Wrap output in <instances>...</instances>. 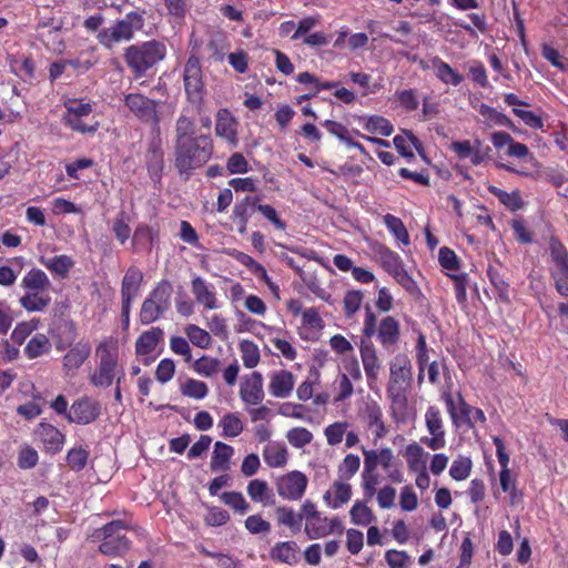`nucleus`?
<instances>
[{
    "label": "nucleus",
    "instance_id": "nucleus-1",
    "mask_svg": "<svg viewBox=\"0 0 568 568\" xmlns=\"http://www.w3.org/2000/svg\"><path fill=\"white\" fill-rule=\"evenodd\" d=\"M412 362L405 354L395 355L389 363L386 393L390 400V416L396 424H406L409 417L407 392L412 384Z\"/></svg>",
    "mask_w": 568,
    "mask_h": 568
},
{
    "label": "nucleus",
    "instance_id": "nucleus-2",
    "mask_svg": "<svg viewBox=\"0 0 568 568\" xmlns=\"http://www.w3.org/2000/svg\"><path fill=\"white\" fill-rule=\"evenodd\" d=\"M98 364L89 377L90 383L98 388H108L113 384H122L125 377L124 367L119 363L116 341L105 339L97 347Z\"/></svg>",
    "mask_w": 568,
    "mask_h": 568
},
{
    "label": "nucleus",
    "instance_id": "nucleus-3",
    "mask_svg": "<svg viewBox=\"0 0 568 568\" xmlns=\"http://www.w3.org/2000/svg\"><path fill=\"white\" fill-rule=\"evenodd\" d=\"M213 142L210 135H200L176 143L175 165L181 173L200 168L212 156Z\"/></svg>",
    "mask_w": 568,
    "mask_h": 568
},
{
    "label": "nucleus",
    "instance_id": "nucleus-4",
    "mask_svg": "<svg viewBox=\"0 0 568 568\" xmlns=\"http://www.w3.org/2000/svg\"><path fill=\"white\" fill-rule=\"evenodd\" d=\"M166 48L162 42L151 40L126 48L124 59L136 77H142L154 64L165 58Z\"/></svg>",
    "mask_w": 568,
    "mask_h": 568
},
{
    "label": "nucleus",
    "instance_id": "nucleus-5",
    "mask_svg": "<svg viewBox=\"0 0 568 568\" xmlns=\"http://www.w3.org/2000/svg\"><path fill=\"white\" fill-rule=\"evenodd\" d=\"M63 123L72 131L93 134L99 129V121L92 114V104L85 99H68L64 102Z\"/></svg>",
    "mask_w": 568,
    "mask_h": 568
},
{
    "label": "nucleus",
    "instance_id": "nucleus-6",
    "mask_svg": "<svg viewBox=\"0 0 568 568\" xmlns=\"http://www.w3.org/2000/svg\"><path fill=\"white\" fill-rule=\"evenodd\" d=\"M143 27V18L138 12H129L123 19L99 31L97 38L104 48L112 49L121 42L133 39L134 33Z\"/></svg>",
    "mask_w": 568,
    "mask_h": 568
},
{
    "label": "nucleus",
    "instance_id": "nucleus-7",
    "mask_svg": "<svg viewBox=\"0 0 568 568\" xmlns=\"http://www.w3.org/2000/svg\"><path fill=\"white\" fill-rule=\"evenodd\" d=\"M171 295V285L168 282L159 283L142 303L140 322L149 325L158 321L169 310Z\"/></svg>",
    "mask_w": 568,
    "mask_h": 568
},
{
    "label": "nucleus",
    "instance_id": "nucleus-8",
    "mask_svg": "<svg viewBox=\"0 0 568 568\" xmlns=\"http://www.w3.org/2000/svg\"><path fill=\"white\" fill-rule=\"evenodd\" d=\"M364 463L368 464L377 470L381 467L387 476V479L395 484L404 481V473L402 471L394 450L390 447H382L378 449L362 448Z\"/></svg>",
    "mask_w": 568,
    "mask_h": 568
},
{
    "label": "nucleus",
    "instance_id": "nucleus-9",
    "mask_svg": "<svg viewBox=\"0 0 568 568\" xmlns=\"http://www.w3.org/2000/svg\"><path fill=\"white\" fill-rule=\"evenodd\" d=\"M103 539L99 550L110 557L122 556L130 547L125 537L128 525L123 520H113L102 527Z\"/></svg>",
    "mask_w": 568,
    "mask_h": 568
},
{
    "label": "nucleus",
    "instance_id": "nucleus-10",
    "mask_svg": "<svg viewBox=\"0 0 568 568\" xmlns=\"http://www.w3.org/2000/svg\"><path fill=\"white\" fill-rule=\"evenodd\" d=\"M550 258L554 266L550 270L557 292L568 297V251L557 239L549 242Z\"/></svg>",
    "mask_w": 568,
    "mask_h": 568
},
{
    "label": "nucleus",
    "instance_id": "nucleus-11",
    "mask_svg": "<svg viewBox=\"0 0 568 568\" xmlns=\"http://www.w3.org/2000/svg\"><path fill=\"white\" fill-rule=\"evenodd\" d=\"M358 418L374 435V442L386 436L388 429L384 422L382 406L372 398H367L358 409Z\"/></svg>",
    "mask_w": 568,
    "mask_h": 568
},
{
    "label": "nucleus",
    "instance_id": "nucleus-12",
    "mask_svg": "<svg viewBox=\"0 0 568 568\" xmlns=\"http://www.w3.org/2000/svg\"><path fill=\"white\" fill-rule=\"evenodd\" d=\"M424 419L430 437H422L420 442L433 450L444 448L446 446V432L440 409L434 405L428 406Z\"/></svg>",
    "mask_w": 568,
    "mask_h": 568
},
{
    "label": "nucleus",
    "instance_id": "nucleus-13",
    "mask_svg": "<svg viewBox=\"0 0 568 568\" xmlns=\"http://www.w3.org/2000/svg\"><path fill=\"white\" fill-rule=\"evenodd\" d=\"M184 89L191 103L200 105L204 98L202 69L199 58L191 55L184 67Z\"/></svg>",
    "mask_w": 568,
    "mask_h": 568
},
{
    "label": "nucleus",
    "instance_id": "nucleus-14",
    "mask_svg": "<svg viewBox=\"0 0 568 568\" xmlns=\"http://www.w3.org/2000/svg\"><path fill=\"white\" fill-rule=\"evenodd\" d=\"M100 414V403L92 397L82 396L74 400L69 408L68 422L79 425H88L97 420Z\"/></svg>",
    "mask_w": 568,
    "mask_h": 568
},
{
    "label": "nucleus",
    "instance_id": "nucleus-15",
    "mask_svg": "<svg viewBox=\"0 0 568 568\" xmlns=\"http://www.w3.org/2000/svg\"><path fill=\"white\" fill-rule=\"evenodd\" d=\"M307 478L301 471H291L280 478L277 483V493L281 497L288 500L300 499L306 489Z\"/></svg>",
    "mask_w": 568,
    "mask_h": 568
},
{
    "label": "nucleus",
    "instance_id": "nucleus-16",
    "mask_svg": "<svg viewBox=\"0 0 568 568\" xmlns=\"http://www.w3.org/2000/svg\"><path fill=\"white\" fill-rule=\"evenodd\" d=\"M240 397L246 405H258L264 399L263 376L258 372L245 375L240 384Z\"/></svg>",
    "mask_w": 568,
    "mask_h": 568
},
{
    "label": "nucleus",
    "instance_id": "nucleus-17",
    "mask_svg": "<svg viewBox=\"0 0 568 568\" xmlns=\"http://www.w3.org/2000/svg\"><path fill=\"white\" fill-rule=\"evenodd\" d=\"M494 445L496 447V454L498 463L501 467L500 474H499V481L501 489L505 493H508L510 497L514 499L517 493L516 489V479L513 476L508 464H509V455L506 453V448L504 445V442L498 436H495L493 438Z\"/></svg>",
    "mask_w": 568,
    "mask_h": 568
},
{
    "label": "nucleus",
    "instance_id": "nucleus-18",
    "mask_svg": "<svg viewBox=\"0 0 568 568\" xmlns=\"http://www.w3.org/2000/svg\"><path fill=\"white\" fill-rule=\"evenodd\" d=\"M304 530L308 539L313 540L324 538L334 532L341 534L343 526L338 518H328L321 514L313 520L305 523Z\"/></svg>",
    "mask_w": 568,
    "mask_h": 568
},
{
    "label": "nucleus",
    "instance_id": "nucleus-19",
    "mask_svg": "<svg viewBox=\"0 0 568 568\" xmlns=\"http://www.w3.org/2000/svg\"><path fill=\"white\" fill-rule=\"evenodd\" d=\"M359 355L368 384L376 382L382 369V361L373 342L363 339L359 345Z\"/></svg>",
    "mask_w": 568,
    "mask_h": 568
},
{
    "label": "nucleus",
    "instance_id": "nucleus-20",
    "mask_svg": "<svg viewBox=\"0 0 568 568\" xmlns=\"http://www.w3.org/2000/svg\"><path fill=\"white\" fill-rule=\"evenodd\" d=\"M375 334L384 349L394 352L400 337V324L394 316H385L381 320Z\"/></svg>",
    "mask_w": 568,
    "mask_h": 568
},
{
    "label": "nucleus",
    "instance_id": "nucleus-21",
    "mask_svg": "<svg viewBox=\"0 0 568 568\" xmlns=\"http://www.w3.org/2000/svg\"><path fill=\"white\" fill-rule=\"evenodd\" d=\"M191 287L196 303L202 305L204 310L211 311L221 307V302L217 298L214 286L204 278L200 276L194 277Z\"/></svg>",
    "mask_w": 568,
    "mask_h": 568
},
{
    "label": "nucleus",
    "instance_id": "nucleus-22",
    "mask_svg": "<svg viewBox=\"0 0 568 568\" xmlns=\"http://www.w3.org/2000/svg\"><path fill=\"white\" fill-rule=\"evenodd\" d=\"M124 102L129 110L142 121L149 122L156 116L155 101L140 93L126 94Z\"/></svg>",
    "mask_w": 568,
    "mask_h": 568
},
{
    "label": "nucleus",
    "instance_id": "nucleus-23",
    "mask_svg": "<svg viewBox=\"0 0 568 568\" xmlns=\"http://www.w3.org/2000/svg\"><path fill=\"white\" fill-rule=\"evenodd\" d=\"M239 122L226 109H221L216 113L215 133L224 139L231 146H236Z\"/></svg>",
    "mask_w": 568,
    "mask_h": 568
},
{
    "label": "nucleus",
    "instance_id": "nucleus-24",
    "mask_svg": "<svg viewBox=\"0 0 568 568\" xmlns=\"http://www.w3.org/2000/svg\"><path fill=\"white\" fill-rule=\"evenodd\" d=\"M295 377L288 371H277L270 374L268 390L276 398H287L294 388Z\"/></svg>",
    "mask_w": 568,
    "mask_h": 568
},
{
    "label": "nucleus",
    "instance_id": "nucleus-25",
    "mask_svg": "<svg viewBox=\"0 0 568 568\" xmlns=\"http://www.w3.org/2000/svg\"><path fill=\"white\" fill-rule=\"evenodd\" d=\"M91 344L88 341H79L68 351L63 357V368L67 373L77 371L90 356Z\"/></svg>",
    "mask_w": 568,
    "mask_h": 568
},
{
    "label": "nucleus",
    "instance_id": "nucleus-26",
    "mask_svg": "<svg viewBox=\"0 0 568 568\" xmlns=\"http://www.w3.org/2000/svg\"><path fill=\"white\" fill-rule=\"evenodd\" d=\"M447 412L456 427H462L470 412V405L465 402L462 394H457L455 399L449 393L443 395Z\"/></svg>",
    "mask_w": 568,
    "mask_h": 568
},
{
    "label": "nucleus",
    "instance_id": "nucleus-27",
    "mask_svg": "<svg viewBox=\"0 0 568 568\" xmlns=\"http://www.w3.org/2000/svg\"><path fill=\"white\" fill-rule=\"evenodd\" d=\"M352 497V486L347 480L341 479L333 483L325 493L324 500L332 509H338L347 504Z\"/></svg>",
    "mask_w": 568,
    "mask_h": 568
},
{
    "label": "nucleus",
    "instance_id": "nucleus-28",
    "mask_svg": "<svg viewBox=\"0 0 568 568\" xmlns=\"http://www.w3.org/2000/svg\"><path fill=\"white\" fill-rule=\"evenodd\" d=\"M37 436L44 448L52 453L60 452L64 443V435L57 427L47 423L39 425Z\"/></svg>",
    "mask_w": 568,
    "mask_h": 568
},
{
    "label": "nucleus",
    "instance_id": "nucleus-29",
    "mask_svg": "<svg viewBox=\"0 0 568 568\" xmlns=\"http://www.w3.org/2000/svg\"><path fill=\"white\" fill-rule=\"evenodd\" d=\"M270 555L273 560L293 566L298 561L300 547L295 541L277 542L272 547Z\"/></svg>",
    "mask_w": 568,
    "mask_h": 568
},
{
    "label": "nucleus",
    "instance_id": "nucleus-30",
    "mask_svg": "<svg viewBox=\"0 0 568 568\" xmlns=\"http://www.w3.org/2000/svg\"><path fill=\"white\" fill-rule=\"evenodd\" d=\"M19 303L28 312H42L50 305L51 296L49 291H26Z\"/></svg>",
    "mask_w": 568,
    "mask_h": 568
},
{
    "label": "nucleus",
    "instance_id": "nucleus-31",
    "mask_svg": "<svg viewBox=\"0 0 568 568\" xmlns=\"http://www.w3.org/2000/svg\"><path fill=\"white\" fill-rule=\"evenodd\" d=\"M374 255L389 275H393L404 266L400 256L384 245H377L374 248Z\"/></svg>",
    "mask_w": 568,
    "mask_h": 568
},
{
    "label": "nucleus",
    "instance_id": "nucleus-32",
    "mask_svg": "<svg viewBox=\"0 0 568 568\" xmlns=\"http://www.w3.org/2000/svg\"><path fill=\"white\" fill-rule=\"evenodd\" d=\"M163 338V331L160 327H152L143 332L135 342V352L138 355H149L155 351L158 344Z\"/></svg>",
    "mask_w": 568,
    "mask_h": 568
},
{
    "label": "nucleus",
    "instance_id": "nucleus-33",
    "mask_svg": "<svg viewBox=\"0 0 568 568\" xmlns=\"http://www.w3.org/2000/svg\"><path fill=\"white\" fill-rule=\"evenodd\" d=\"M234 448L225 443L216 442L211 457V469L213 471H226L231 467V458Z\"/></svg>",
    "mask_w": 568,
    "mask_h": 568
},
{
    "label": "nucleus",
    "instance_id": "nucleus-34",
    "mask_svg": "<svg viewBox=\"0 0 568 568\" xmlns=\"http://www.w3.org/2000/svg\"><path fill=\"white\" fill-rule=\"evenodd\" d=\"M39 262L52 274L62 278L67 277L71 268L74 266L73 258L65 254L55 255L53 257L41 256Z\"/></svg>",
    "mask_w": 568,
    "mask_h": 568
},
{
    "label": "nucleus",
    "instance_id": "nucleus-35",
    "mask_svg": "<svg viewBox=\"0 0 568 568\" xmlns=\"http://www.w3.org/2000/svg\"><path fill=\"white\" fill-rule=\"evenodd\" d=\"M20 286L24 291H49L51 282L44 271L33 267L24 274Z\"/></svg>",
    "mask_w": 568,
    "mask_h": 568
},
{
    "label": "nucleus",
    "instance_id": "nucleus-36",
    "mask_svg": "<svg viewBox=\"0 0 568 568\" xmlns=\"http://www.w3.org/2000/svg\"><path fill=\"white\" fill-rule=\"evenodd\" d=\"M142 280L143 274L139 268L134 266L129 267L122 280L121 297L134 300L139 293Z\"/></svg>",
    "mask_w": 568,
    "mask_h": 568
},
{
    "label": "nucleus",
    "instance_id": "nucleus-37",
    "mask_svg": "<svg viewBox=\"0 0 568 568\" xmlns=\"http://www.w3.org/2000/svg\"><path fill=\"white\" fill-rule=\"evenodd\" d=\"M428 454L424 448L417 444H408L404 450V458L406 459L409 471H417L426 469V458Z\"/></svg>",
    "mask_w": 568,
    "mask_h": 568
},
{
    "label": "nucleus",
    "instance_id": "nucleus-38",
    "mask_svg": "<svg viewBox=\"0 0 568 568\" xmlns=\"http://www.w3.org/2000/svg\"><path fill=\"white\" fill-rule=\"evenodd\" d=\"M361 486L363 489L364 498L366 501L371 500L377 493V486L379 484V475L377 470L364 463L363 471L361 475Z\"/></svg>",
    "mask_w": 568,
    "mask_h": 568
},
{
    "label": "nucleus",
    "instance_id": "nucleus-39",
    "mask_svg": "<svg viewBox=\"0 0 568 568\" xmlns=\"http://www.w3.org/2000/svg\"><path fill=\"white\" fill-rule=\"evenodd\" d=\"M146 165L151 175H159L163 169V151L160 140H152L146 152Z\"/></svg>",
    "mask_w": 568,
    "mask_h": 568
},
{
    "label": "nucleus",
    "instance_id": "nucleus-40",
    "mask_svg": "<svg viewBox=\"0 0 568 568\" xmlns=\"http://www.w3.org/2000/svg\"><path fill=\"white\" fill-rule=\"evenodd\" d=\"M51 349L50 339L42 333L34 334L24 347V353L28 358L33 359Z\"/></svg>",
    "mask_w": 568,
    "mask_h": 568
},
{
    "label": "nucleus",
    "instance_id": "nucleus-41",
    "mask_svg": "<svg viewBox=\"0 0 568 568\" xmlns=\"http://www.w3.org/2000/svg\"><path fill=\"white\" fill-rule=\"evenodd\" d=\"M180 392L183 396L201 400L207 396L209 387L206 383L202 381L186 378L180 382Z\"/></svg>",
    "mask_w": 568,
    "mask_h": 568
},
{
    "label": "nucleus",
    "instance_id": "nucleus-42",
    "mask_svg": "<svg viewBox=\"0 0 568 568\" xmlns=\"http://www.w3.org/2000/svg\"><path fill=\"white\" fill-rule=\"evenodd\" d=\"M433 68L436 77L446 84L459 85L463 77L456 72L448 63L436 58L433 60Z\"/></svg>",
    "mask_w": 568,
    "mask_h": 568
},
{
    "label": "nucleus",
    "instance_id": "nucleus-43",
    "mask_svg": "<svg viewBox=\"0 0 568 568\" xmlns=\"http://www.w3.org/2000/svg\"><path fill=\"white\" fill-rule=\"evenodd\" d=\"M478 112L484 118V122L488 128L494 125L511 128L513 125L509 118L487 104H480Z\"/></svg>",
    "mask_w": 568,
    "mask_h": 568
},
{
    "label": "nucleus",
    "instance_id": "nucleus-44",
    "mask_svg": "<svg viewBox=\"0 0 568 568\" xmlns=\"http://www.w3.org/2000/svg\"><path fill=\"white\" fill-rule=\"evenodd\" d=\"M8 63H9V68H10L11 72L14 73L16 75H18L22 79L33 78L34 63L30 58L24 57V58L20 59L14 55H9Z\"/></svg>",
    "mask_w": 568,
    "mask_h": 568
},
{
    "label": "nucleus",
    "instance_id": "nucleus-45",
    "mask_svg": "<svg viewBox=\"0 0 568 568\" xmlns=\"http://www.w3.org/2000/svg\"><path fill=\"white\" fill-rule=\"evenodd\" d=\"M230 255L236 260L240 264L247 267L250 271H252L255 275L262 277L267 284H270L268 275L265 270V267L256 262L252 256L248 254L241 252V251H232Z\"/></svg>",
    "mask_w": 568,
    "mask_h": 568
},
{
    "label": "nucleus",
    "instance_id": "nucleus-46",
    "mask_svg": "<svg viewBox=\"0 0 568 568\" xmlns=\"http://www.w3.org/2000/svg\"><path fill=\"white\" fill-rule=\"evenodd\" d=\"M393 143L396 148V150L407 159H412L414 156L413 154V148L416 150L419 149V141L418 139L413 135L410 132H405L404 134L396 135L393 140Z\"/></svg>",
    "mask_w": 568,
    "mask_h": 568
},
{
    "label": "nucleus",
    "instance_id": "nucleus-47",
    "mask_svg": "<svg viewBox=\"0 0 568 568\" xmlns=\"http://www.w3.org/2000/svg\"><path fill=\"white\" fill-rule=\"evenodd\" d=\"M263 456L270 467H283L287 463V450L282 445L272 444L266 446Z\"/></svg>",
    "mask_w": 568,
    "mask_h": 568
},
{
    "label": "nucleus",
    "instance_id": "nucleus-48",
    "mask_svg": "<svg viewBox=\"0 0 568 568\" xmlns=\"http://www.w3.org/2000/svg\"><path fill=\"white\" fill-rule=\"evenodd\" d=\"M155 235L156 233L151 226L140 224L133 233L132 246L134 250L150 248Z\"/></svg>",
    "mask_w": 568,
    "mask_h": 568
},
{
    "label": "nucleus",
    "instance_id": "nucleus-49",
    "mask_svg": "<svg viewBox=\"0 0 568 568\" xmlns=\"http://www.w3.org/2000/svg\"><path fill=\"white\" fill-rule=\"evenodd\" d=\"M240 352L243 364L246 368H254L261 359L258 346L252 341H242Z\"/></svg>",
    "mask_w": 568,
    "mask_h": 568
},
{
    "label": "nucleus",
    "instance_id": "nucleus-50",
    "mask_svg": "<svg viewBox=\"0 0 568 568\" xmlns=\"http://www.w3.org/2000/svg\"><path fill=\"white\" fill-rule=\"evenodd\" d=\"M351 519L355 525L367 526L375 520L371 508L361 500H356L349 511Z\"/></svg>",
    "mask_w": 568,
    "mask_h": 568
},
{
    "label": "nucleus",
    "instance_id": "nucleus-51",
    "mask_svg": "<svg viewBox=\"0 0 568 568\" xmlns=\"http://www.w3.org/2000/svg\"><path fill=\"white\" fill-rule=\"evenodd\" d=\"M364 129L372 134H379L383 136H389L393 131V124L385 118L373 115L365 120Z\"/></svg>",
    "mask_w": 568,
    "mask_h": 568
},
{
    "label": "nucleus",
    "instance_id": "nucleus-52",
    "mask_svg": "<svg viewBox=\"0 0 568 568\" xmlns=\"http://www.w3.org/2000/svg\"><path fill=\"white\" fill-rule=\"evenodd\" d=\"M384 223L388 231L396 237L397 241H399L404 245L409 244L408 232L400 219L392 214H386L384 216Z\"/></svg>",
    "mask_w": 568,
    "mask_h": 568
},
{
    "label": "nucleus",
    "instance_id": "nucleus-53",
    "mask_svg": "<svg viewBox=\"0 0 568 568\" xmlns=\"http://www.w3.org/2000/svg\"><path fill=\"white\" fill-rule=\"evenodd\" d=\"M220 426L222 427L223 436L225 437H236L244 428L241 418L235 413L225 414L220 420Z\"/></svg>",
    "mask_w": 568,
    "mask_h": 568
},
{
    "label": "nucleus",
    "instance_id": "nucleus-54",
    "mask_svg": "<svg viewBox=\"0 0 568 568\" xmlns=\"http://www.w3.org/2000/svg\"><path fill=\"white\" fill-rule=\"evenodd\" d=\"M276 517L278 524L291 528L293 532L300 530L302 524L301 517L293 510V508L286 506L277 507Z\"/></svg>",
    "mask_w": 568,
    "mask_h": 568
},
{
    "label": "nucleus",
    "instance_id": "nucleus-55",
    "mask_svg": "<svg viewBox=\"0 0 568 568\" xmlns=\"http://www.w3.org/2000/svg\"><path fill=\"white\" fill-rule=\"evenodd\" d=\"M129 222H130V219L124 211H121L116 215V217L113 222L112 231H113L116 240L121 244H124L130 239L131 227L129 225Z\"/></svg>",
    "mask_w": 568,
    "mask_h": 568
},
{
    "label": "nucleus",
    "instance_id": "nucleus-56",
    "mask_svg": "<svg viewBox=\"0 0 568 568\" xmlns=\"http://www.w3.org/2000/svg\"><path fill=\"white\" fill-rule=\"evenodd\" d=\"M361 467V458L355 454H347L338 466V476L341 479H351Z\"/></svg>",
    "mask_w": 568,
    "mask_h": 568
},
{
    "label": "nucleus",
    "instance_id": "nucleus-57",
    "mask_svg": "<svg viewBox=\"0 0 568 568\" xmlns=\"http://www.w3.org/2000/svg\"><path fill=\"white\" fill-rule=\"evenodd\" d=\"M347 422H335L324 429L326 442L329 446H337L342 443L344 435L348 428Z\"/></svg>",
    "mask_w": 568,
    "mask_h": 568
},
{
    "label": "nucleus",
    "instance_id": "nucleus-58",
    "mask_svg": "<svg viewBox=\"0 0 568 568\" xmlns=\"http://www.w3.org/2000/svg\"><path fill=\"white\" fill-rule=\"evenodd\" d=\"M473 463L469 457L459 456L456 458L449 469V475L455 480H465L471 471Z\"/></svg>",
    "mask_w": 568,
    "mask_h": 568
},
{
    "label": "nucleus",
    "instance_id": "nucleus-59",
    "mask_svg": "<svg viewBox=\"0 0 568 568\" xmlns=\"http://www.w3.org/2000/svg\"><path fill=\"white\" fill-rule=\"evenodd\" d=\"M40 320L38 318H32L28 322H21L17 324L11 333V339L16 344L21 345L27 339V337H29L32 332L38 328Z\"/></svg>",
    "mask_w": 568,
    "mask_h": 568
},
{
    "label": "nucleus",
    "instance_id": "nucleus-60",
    "mask_svg": "<svg viewBox=\"0 0 568 568\" xmlns=\"http://www.w3.org/2000/svg\"><path fill=\"white\" fill-rule=\"evenodd\" d=\"M287 442L295 448H303L313 440V434L304 427H294L286 434Z\"/></svg>",
    "mask_w": 568,
    "mask_h": 568
},
{
    "label": "nucleus",
    "instance_id": "nucleus-61",
    "mask_svg": "<svg viewBox=\"0 0 568 568\" xmlns=\"http://www.w3.org/2000/svg\"><path fill=\"white\" fill-rule=\"evenodd\" d=\"M185 334L190 342L197 347L206 348L211 343V335L197 325H187L185 327Z\"/></svg>",
    "mask_w": 568,
    "mask_h": 568
},
{
    "label": "nucleus",
    "instance_id": "nucleus-62",
    "mask_svg": "<svg viewBox=\"0 0 568 568\" xmlns=\"http://www.w3.org/2000/svg\"><path fill=\"white\" fill-rule=\"evenodd\" d=\"M353 382H354L353 379H349L346 376L338 375L336 377V379L334 382V390H335L334 402H344L353 395V393H354Z\"/></svg>",
    "mask_w": 568,
    "mask_h": 568
},
{
    "label": "nucleus",
    "instance_id": "nucleus-63",
    "mask_svg": "<svg viewBox=\"0 0 568 568\" xmlns=\"http://www.w3.org/2000/svg\"><path fill=\"white\" fill-rule=\"evenodd\" d=\"M220 367V362L216 358L202 356L195 361L193 368L194 371L204 377H211L217 373Z\"/></svg>",
    "mask_w": 568,
    "mask_h": 568
},
{
    "label": "nucleus",
    "instance_id": "nucleus-64",
    "mask_svg": "<svg viewBox=\"0 0 568 568\" xmlns=\"http://www.w3.org/2000/svg\"><path fill=\"white\" fill-rule=\"evenodd\" d=\"M89 453L82 447H74L68 452L67 463L71 469L79 471L82 470L88 462Z\"/></svg>",
    "mask_w": 568,
    "mask_h": 568
}]
</instances>
